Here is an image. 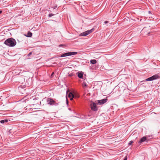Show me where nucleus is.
<instances>
[{"mask_svg":"<svg viewBox=\"0 0 160 160\" xmlns=\"http://www.w3.org/2000/svg\"><path fill=\"white\" fill-rule=\"evenodd\" d=\"M68 109H69V110H70V111H71V108H68Z\"/></svg>","mask_w":160,"mask_h":160,"instance_id":"24","label":"nucleus"},{"mask_svg":"<svg viewBox=\"0 0 160 160\" xmlns=\"http://www.w3.org/2000/svg\"><path fill=\"white\" fill-rule=\"evenodd\" d=\"M2 12V11L0 10V14H1Z\"/></svg>","mask_w":160,"mask_h":160,"instance_id":"23","label":"nucleus"},{"mask_svg":"<svg viewBox=\"0 0 160 160\" xmlns=\"http://www.w3.org/2000/svg\"><path fill=\"white\" fill-rule=\"evenodd\" d=\"M5 122V120H2L0 121V122L1 123H4Z\"/></svg>","mask_w":160,"mask_h":160,"instance_id":"16","label":"nucleus"},{"mask_svg":"<svg viewBox=\"0 0 160 160\" xmlns=\"http://www.w3.org/2000/svg\"><path fill=\"white\" fill-rule=\"evenodd\" d=\"M78 74V76L80 78H83V72H78L76 73Z\"/></svg>","mask_w":160,"mask_h":160,"instance_id":"8","label":"nucleus"},{"mask_svg":"<svg viewBox=\"0 0 160 160\" xmlns=\"http://www.w3.org/2000/svg\"><path fill=\"white\" fill-rule=\"evenodd\" d=\"M85 79H86V78H85L84 79V80H85Z\"/></svg>","mask_w":160,"mask_h":160,"instance_id":"26","label":"nucleus"},{"mask_svg":"<svg viewBox=\"0 0 160 160\" xmlns=\"http://www.w3.org/2000/svg\"><path fill=\"white\" fill-rule=\"evenodd\" d=\"M54 14H52V13L49 14L48 15V17H52V16H54Z\"/></svg>","mask_w":160,"mask_h":160,"instance_id":"14","label":"nucleus"},{"mask_svg":"<svg viewBox=\"0 0 160 160\" xmlns=\"http://www.w3.org/2000/svg\"><path fill=\"white\" fill-rule=\"evenodd\" d=\"M53 74H54V72H52L51 74V76Z\"/></svg>","mask_w":160,"mask_h":160,"instance_id":"25","label":"nucleus"},{"mask_svg":"<svg viewBox=\"0 0 160 160\" xmlns=\"http://www.w3.org/2000/svg\"><path fill=\"white\" fill-rule=\"evenodd\" d=\"M133 143V141H131L129 142L128 143V145H132V143Z\"/></svg>","mask_w":160,"mask_h":160,"instance_id":"15","label":"nucleus"},{"mask_svg":"<svg viewBox=\"0 0 160 160\" xmlns=\"http://www.w3.org/2000/svg\"><path fill=\"white\" fill-rule=\"evenodd\" d=\"M73 75V73H71L69 74V76L70 77H72Z\"/></svg>","mask_w":160,"mask_h":160,"instance_id":"19","label":"nucleus"},{"mask_svg":"<svg viewBox=\"0 0 160 160\" xmlns=\"http://www.w3.org/2000/svg\"><path fill=\"white\" fill-rule=\"evenodd\" d=\"M108 21H106L104 22V23H108Z\"/></svg>","mask_w":160,"mask_h":160,"instance_id":"21","label":"nucleus"},{"mask_svg":"<svg viewBox=\"0 0 160 160\" xmlns=\"http://www.w3.org/2000/svg\"><path fill=\"white\" fill-rule=\"evenodd\" d=\"M62 45V44L60 45V46Z\"/></svg>","mask_w":160,"mask_h":160,"instance_id":"27","label":"nucleus"},{"mask_svg":"<svg viewBox=\"0 0 160 160\" xmlns=\"http://www.w3.org/2000/svg\"><path fill=\"white\" fill-rule=\"evenodd\" d=\"M32 54V52H30L27 55V56L29 57Z\"/></svg>","mask_w":160,"mask_h":160,"instance_id":"17","label":"nucleus"},{"mask_svg":"<svg viewBox=\"0 0 160 160\" xmlns=\"http://www.w3.org/2000/svg\"><path fill=\"white\" fill-rule=\"evenodd\" d=\"M5 120V122H8V121L7 120Z\"/></svg>","mask_w":160,"mask_h":160,"instance_id":"22","label":"nucleus"},{"mask_svg":"<svg viewBox=\"0 0 160 160\" xmlns=\"http://www.w3.org/2000/svg\"><path fill=\"white\" fill-rule=\"evenodd\" d=\"M77 54V52H66L65 53H63L62 54L61 56L60 57H63L68 56H70L73 55H75Z\"/></svg>","mask_w":160,"mask_h":160,"instance_id":"5","label":"nucleus"},{"mask_svg":"<svg viewBox=\"0 0 160 160\" xmlns=\"http://www.w3.org/2000/svg\"><path fill=\"white\" fill-rule=\"evenodd\" d=\"M47 102L48 104L50 105H54L57 106L58 105V103H57L53 99L51 98H48L47 99Z\"/></svg>","mask_w":160,"mask_h":160,"instance_id":"2","label":"nucleus"},{"mask_svg":"<svg viewBox=\"0 0 160 160\" xmlns=\"http://www.w3.org/2000/svg\"><path fill=\"white\" fill-rule=\"evenodd\" d=\"M147 140V138L146 137H143L142 138L139 142H138L139 143H141L144 141H145Z\"/></svg>","mask_w":160,"mask_h":160,"instance_id":"9","label":"nucleus"},{"mask_svg":"<svg viewBox=\"0 0 160 160\" xmlns=\"http://www.w3.org/2000/svg\"><path fill=\"white\" fill-rule=\"evenodd\" d=\"M74 96H72V97H71L70 98H69L70 99V100H73V98L74 97Z\"/></svg>","mask_w":160,"mask_h":160,"instance_id":"18","label":"nucleus"},{"mask_svg":"<svg viewBox=\"0 0 160 160\" xmlns=\"http://www.w3.org/2000/svg\"><path fill=\"white\" fill-rule=\"evenodd\" d=\"M4 43L9 47H12L16 45V42L14 39L12 38H9L5 41Z\"/></svg>","mask_w":160,"mask_h":160,"instance_id":"1","label":"nucleus"},{"mask_svg":"<svg viewBox=\"0 0 160 160\" xmlns=\"http://www.w3.org/2000/svg\"><path fill=\"white\" fill-rule=\"evenodd\" d=\"M127 158H127V156H126L125 157V158H124V160H127Z\"/></svg>","mask_w":160,"mask_h":160,"instance_id":"20","label":"nucleus"},{"mask_svg":"<svg viewBox=\"0 0 160 160\" xmlns=\"http://www.w3.org/2000/svg\"><path fill=\"white\" fill-rule=\"evenodd\" d=\"M90 63L92 64H95L97 63V61L95 59H92L90 60Z\"/></svg>","mask_w":160,"mask_h":160,"instance_id":"11","label":"nucleus"},{"mask_svg":"<svg viewBox=\"0 0 160 160\" xmlns=\"http://www.w3.org/2000/svg\"><path fill=\"white\" fill-rule=\"evenodd\" d=\"M74 94L72 93V92H70L69 93L68 95V97L69 98H70L71 97H72V96H74Z\"/></svg>","mask_w":160,"mask_h":160,"instance_id":"12","label":"nucleus"},{"mask_svg":"<svg viewBox=\"0 0 160 160\" xmlns=\"http://www.w3.org/2000/svg\"><path fill=\"white\" fill-rule=\"evenodd\" d=\"M32 36V33L30 31H28V32L27 35H25V36L28 37H30Z\"/></svg>","mask_w":160,"mask_h":160,"instance_id":"10","label":"nucleus"},{"mask_svg":"<svg viewBox=\"0 0 160 160\" xmlns=\"http://www.w3.org/2000/svg\"><path fill=\"white\" fill-rule=\"evenodd\" d=\"M160 78V76H159L158 74H156L146 79V81H151Z\"/></svg>","mask_w":160,"mask_h":160,"instance_id":"4","label":"nucleus"},{"mask_svg":"<svg viewBox=\"0 0 160 160\" xmlns=\"http://www.w3.org/2000/svg\"><path fill=\"white\" fill-rule=\"evenodd\" d=\"M98 104L96 101L95 102H92L91 103L90 105L91 109L94 111H97L98 110V108L96 105Z\"/></svg>","mask_w":160,"mask_h":160,"instance_id":"3","label":"nucleus"},{"mask_svg":"<svg viewBox=\"0 0 160 160\" xmlns=\"http://www.w3.org/2000/svg\"><path fill=\"white\" fill-rule=\"evenodd\" d=\"M82 85L83 87H87V86L86 83L84 81L83 82L82 84Z\"/></svg>","mask_w":160,"mask_h":160,"instance_id":"13","label":"nucleus"},{"mask_svg":"<svg viewBox=\"0 0 160 160\" xmlns=\"http://www.w3.org/2000/svg\"><path fill=\"white\" fill-rule=\"evenodd\" d=\"M93 31V29H91L90 30H88L86 31L85 32L81 33L80 34V36H85L88 35L90 33H91Z\"/></svg>","mask_w":160,"mask_h":160,"instance_id":"6","label":"nucleus"},{"mask_svg":"<svg viewBox=\"0 0 160 160\" xmlns=\"http://www.w3.org/2000/svg\"><path fill=\"white\" fill-rule=\"evenodd\" d=\"M108 100L107 98H104L102 100L96 101L97 104L99 105H103Z\"/></svg>","mask_w":160,"mask_h":160,"instance_id":"7","label":"nucleus"}]
</instances>
